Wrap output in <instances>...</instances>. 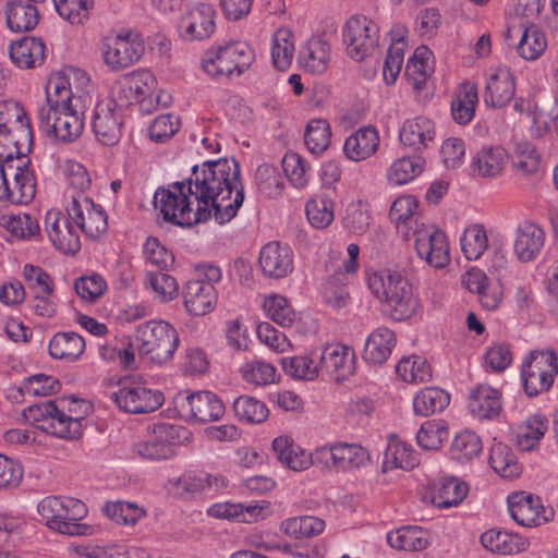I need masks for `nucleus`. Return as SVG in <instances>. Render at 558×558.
I'll list each match as a JSON object with an SVG mask.
<instances>
[{"label":"nucleus","mask_w":558,"mask_h":558,"mask_svg":"<svg viewBox=\"0 0 558 558\" xmlns=\"http://www.w3.org/2000/svg\"><path fill=\"white\" fill-rule=\"evenodd\" d=\"M101 510L109 520L120 525L134 526L146 515L143 507L126 500L107 501Z\"/></svg>","instance_id":"nucleus-53"},{"label":"nucleus","mask_w":558,"mask_h":558,"mask_svg":"<svg viewBox=\"0 0 558 558\" xmlns=\"http://www.w3.org/2000/svg\"><path fill=\"white\" fill-rule=\"evenodd\" d=\"M5 23L15 33L33 31L39 23L37 4L26 0H8L4 9Z\"/></svg>","instance_id":"nucleus-34"},{"label":"nucleus","mask_w":558,"mask_h":558,"mask_svg":"<svg viewBox=\"0 0 558 558\" xmlns=\"http://www.w3.org/2000/svg\"><path fill=\"white\" fill-rule=\"evenodd\" d=\"M399 138L404 147L421 151L428 147L435 138V124L426 117H415L403 122Z\"/></svg>","instance_id":"nucleus-33"},{"label":"nucleus","mask_w":558,"mask_h":558,"mask_svg":"<svg viewBox=\"0 0 558 558\" xmlns=\"http://www.w3.org/2000/svg\"><path fill=\"white\" fill-rule=\"evenodd\" d=\"M450 402V395L438 387L421 389L413 398V410L416 415L429 416L442 412Z\"/></svg>","instance_id":"nucleus-48"},{"label":"nucleus","mask_w":558,"mask_h":558,"mask_svg":"<svg viewBox=\"0 0 558 558\" xmlns=\"http://www.w3.org/2000/svg\"><path fill=\"white\" fill-rule=\"evenodd\" d=\"M85 107H71L65 109L38 111V125L43 133L59 143H72L78 138L84 130Z\"/></svg>","instance_id":"nucleus-13"},{"label":"nucleus","mask_w":558,"mask_h":558,"mask_svg":"<svg viewBox=\"0 0 558 558\" xmlns=\"http://www.w3.org/2000/svg\"><path fill=\"white\" fill-rule=\"evenodd\" d=\"M291 247L278 241L266 243L259 251L258 265L263 275L270 279L288 277L294 268Z\"/></svg>","instance_id":"nucleus-22"},{"label":"nucleus","mask_w":558,"mask_h":558,"mask_svg":"<svg viewBox=\"0 0 558 558\" xmlns=\"http://www.w3.org/2000/svg\"><path fill=\"white\" fill-rule=\"evenodd\" d=\"M557 374L558 356L555 351H532L521 366V380L525 393L535 397L548 391Z\"/></svg>","instance_id":"nucleus-11"},{"label":"nucleus","mask_w":558,"mask_h":558,"mask_svg":"<svg viewBox=\"0 0 558 558\" xmlns=\"http://www.w3.org/2000/svg\"><path fill=\"white\" fill-rule=\"evenodd\" d=\"M331 142L330 124L325 119H312L308 121L305 133L304 143L310 153L313 155H322L327 150Z\"/></svg>","instance_id":"nucleus-61"},{"label":"nucleus","mask_w":558,"mask_h":558,"mask_svg":"<svg viewBox=\"0 0 558 558\" xmlns=\"http://www.w3.org/2000/svg\"><path fill=\"white\" fill-rule=\"evenodd\" d=\"M468 486L457 477H444L433 485L432 502L438 508L458 506L466 496Z\"/></svg>","instance_id":"nucleus-45"},{"label":"nucleus","mask_w":558,"mask_h":558,"mask_svg":"<svg viewBox=\"0 0 558 558\" xmlns=\"http://www.w3.org/2000/svg\"><path fill=\"white\" fill-rule=\"evenodd\" d=\"M183 301L186 311L194 316H204L213 312L218 301L215 286L204 280H190L183 288Z\"/></svg>","instance_id":"nucleus-29"},{"label":"nucleus","mask_w":558,"mask_h":558,"mask_svg":"<svg viewBox=\"0 0 558 558\" xmlns=\"http://www.w3.org/2000/svg\"><path fill=\"white\" fill-rule=\"evenodd\" d=\"M424 168V160L418 157H401L387 169V180L391 185H403L417 178Z\"/></svg>","instance_id":"nucleus-54"},{"label":"nucleus","mask_w":558,"mask_h":558,"mask_svg":"<svg viewBox=\"0 0 558 558\" xmlns=\"http://www.w3.org/2000/svg\"><path fill=\"white\" fill-rule=\"evenodd\" d=\"M396 372L409 384H422L432 379V367L427 360L420 355L403 357L397 364Z\"/></svg>","instance_id":"nucleus-59"},{"label":"nucleus","mask_w":558,"mask_h":558,"mask_svg":"<svg viewBox=\"0 0 558 558\" xmlns=\"http://www.w3.org/2000/svg\"><path fill=\"white\" fill-rule=\"evenodd\" d=\"M66 213L78 228L89 238H98L107 231L108 217L104 208L86 195L73 197L66 203Z\"/></svg>","instance_id":"nucleus-18"},{"label":"nucleus","mask_w":558,"mask_h":558,"mask_svg":"<svg viewBox=\"0 0 558 558\" xmlns=\"http://www.w3.org/2000/svg\"><path fill=\"white\" fill-rule=\"evenodd\" d=\"M316 349L305 355L282 357L280 364L286 375L302 380H314L320 375Z\"/></svg>","instance_id":"nucleus-47"},{"label":"nucleus","mask_w":558,"mask_h":558,"mask_svg":"<svg viewBox=\"0 0 558 558\" xmlns=\"http://www.w3.org/2000/svg\"><path fill=\"white\" fill-rule=\"evenodd\" d=\"M461 250L469 260H477L488 247V238L482 223L466 227L460 238Z\"/></svg>","instance_id":"nucleus-58"},{"label":"nucleus","mask_w":558,"mask_h":558,"mask_svg":"<svg viewBox=\"0 0 558 558\" xmlns=\"http://www.w3.org/2000/svg\"><path fill=\"white\" fill-rule=\"evenodd\" d=\"M100 52L107 68L118 72L132 66L143 57L145 44L140 34L123 31L105 36L100 43Z\"/></svg>","instance_id":"nucleus-9"},{"label":"nucleus","mask_w":558,"mask_h":558,"mask_svg":"<svg viewBox=\"0 0 558 558\" xmlns=\"http://www.w3.org/2000/svg\"><path fill=\"white\" fill-rule=\"evenodd\" d=\"M280 530L295 539L308 538L325 530V521L313 515L293 517L282 521Z\"/></svg>","instance_id":"nucleus-56"},{"label":"nucleus","mask_w":558,"mask_h":558,"mask_svg":"<svg viewBox=\"0 0 558 558\" xmlns=\"http://www.w3.org/2000/svg\"><path fill=\"white\" fill-rule=\"evenodd\" d=\"M13 179L16 180V190H11L7 173L0 186V207L8 204H27L36 195V178L29 161H22L15 168Z\"/></svg>","instance_id":"nucleus-25"},{"label":"nucleus","mask_w":558,"mask_h":558,"mask_svg":"<svg viewBox=\"0 0 558 558\" xmlns=\"http://www.w3.org/2000/svg\"><path fill=\"white\" fill-rule=\"evenodd\" d=\"M331 59L328 41L320 37H313L301 48L300 64L311 74H323L327 71Z\"/></svg>","instance_id":"nucleus-39"},{"label":"nucleus","mask_w":558,"mask_h":558,"mask_svg":"<svg viewBox=\"0 0 558 558\" xmlns=\"http://www.w3.org/2000/svg\"><path fill=\"white\" fill-rule=\"evenodd\" d=\"M367 287L381 304L384 313L395 322L409 320L421 310L412 284L398 270L384 268L368 274Z\"/></svg>","instance_id":"nucleus-2"},{"label":"nucleus","mask_w":558,"mask_h":558,"mask_svg":"<svg viewBox=\"0 0 558 558\" xmlns=\"http://www.w3.org/2000/svg\"><path fill=\"white\" fill-rule=\"evenodd\" d=\"M547 48L545 33L536 25L525 27L517 45L519 56L527 61L537 60Z\"/></svg>","instance_id":"nucleus-57"},{"label":"nucleus","mask_w":558,"mask_h":558,"mask_svg":"<svg viewBox=\"0 0 558 558\" xmlns=\"http://www.w3.org/2000/svg\"><path fill=\"white\" fill-rule=\"evenodd\" d=\"M294 35L288 27L278 28L271 37V61L279 71H287L294 57Z\"/></svg>","instance_id":"nucleus-50"},{"label":"nucleus","mask_w":558,"mask_h":558,"mask_svg":"<svg viewBox=\"0 0 558 558\" xmlns=\"http://www.w3.org/2000/svg\"><path fill=\"white\" fill-rule=\"evenodd\" d=\"M387 543L398 550L421 551L428 546V534L420 526H401L387 533Z\"/></svg>","instance_id":"nucleus-46"},{"label":"nucleus","mask_w":558,"mask_h":558,"mask_svg":"<svg viewBox=\"0 0 558 558\" xmlns=\"http://www.w3.org/2000/svg\"><path fill=\"white\" fill-rule=\"evenodd\" d=\"M123 113L114 109L111 101H99L92 117V128L96 140L105 146L119 143L122 135Z\"/></svg>","instance_id":"nucleus-21"},{"label":"nucleus","mask_w":558,"mask_h":558,"mask_svg":"<svg viewBox=\"0 0 558 558\" xmlns=\"http://www.w3.org/2000/svg\"><path fill=\"white\" fill-rule=\"evenodd\" d=\"M414 241L417 256L430 267L444 268L450 262L448 239L440 229L434 225L425 223L410 234Z\"/></svg>","instance_id":"nucleus-15"},{"label":"nucleus","mask_w":558,"mask_h":558,"mask_svg":"<svg viewBox=\"0 0 558 558\" xmlns=\"http://www.w3.org/2000/svg\"><path fill=\"white\" fill-rule=\"evenodd\" d=\"M241 378L251 386L265 387L277 381L276 367L264 360L253 359L246 361L239 368Z\"/></svg>","instance_id":"nucleus-52"},{"label":"nucleus","mask_w":558,"mask_h":558,"mask_svg":"<svg viewBox=\"0 0 558 558\" xmlns=\"http://www.w3.org/2000/svg\"><path fill=\"white\" fill-rule=\"evenodd\" d=\"M46 46L36 37H24L13 41L9 47V56L17 68L34 69L43 64Z\"/></svg>","instance_id":"nucleus-36"},{"label":"nucleus","mask_w":558,"mask_h":558,"mask_svg":"<svg viewBox=\"0 0 558 558\" xmlns=\"http://www.w3.org/2000/svg\"><path fill=\"white\" fill-rule=\"evenodd\" d=\"M482 546L489 553L500 556H514L530 548V539L518 533L501 529H489L480 537Z\"/></svg>","instance_id":"nucleus-28"},{"label":"nucleus","mask_w":558,"mask_h":558,"mask_svg":"<svg viewBox=\"0 0 558 558\" xmlns=\"http://www.w3.org/2000/svg\"><path fill=\"white\" fill-rule=\"evenodd\" d=\"M216 29V10L211 4L197 3L191 7L179 24L180 36L184 40H204Z\"/></svg>","instance_id":"nucleus-20"},{"label":"nucleus","mask_w":558,"mask_h":558,"mask_svg":"<svg viewBox=\"0 0 558 558\" xmlns=\"http://www.w3.org/2000/svg\"><path fill=\"white\" fill-rule=\"evenodd\" d=\"M372 464L369 451L356 442L337 441L315 449V466L352 473Z\"/></svg>","instance_id":"nucleus-8"},{"label":"nucleus","mask_w":558,"mask_h":558,"mask_svg":"<svg viewBox=\"0 0 558 558\" xmlns=\"http://www.w3.org/2000/svg\"><path fill=\"white\" fill-rule=\"evenodd\" d=\"M342 37L348 56L361 62L376 51L379 27L374 20L365 15H353L347 21Z\"/></svg>","instance_id":"nucleus-14"},{"label":"nucleus","mask_w":558,"mask_h":558,"mask_svg":"<svg viewBox=\"0 0 558 558\" xmlns=\"http://www.w3.org/2000/svg\"><path fill=\"white\" fill-rule=\"evenodd\" d=\"M187 180L193 187L194 201L209 210V219L225 225L236 216L244 202V185L240 163L234 158L194 166Z\"/></svg>","instance_id":"nucleus-1"},{"label":"nucleus","mask_w":558,"mask_h":558,"mask_svg":"<svg viewBox=\"0 0 558 558\" xmlns=\"http://www.w3.org/2000/svg\"><path fill=\"white\" fill-rule=\"evenodd\" d=\"M46 104L38 111H49L83 106L81 97H75L69 78L62 73L52 74L45 88Z\"/></svg>","instance_id":"nucleus-31"},{"label":"nucleus","mask_w":558,"mask_h":558,"mask_svg":"<svg viewBox=\"0 0 558 558\" xmlns=\"http://www.w3.org/2000/svg\"><path fill=\"white\" fill-rule=\"evenodd\" d=\"M189 430L180 425L154 424L146 438L134 445V452L151 461L170 459L175 454V448L189 439Z\"/></svg>","instance_id":"nucleus-10"},{"label":"nucleus","mask_w":558,"mask_h":558,"mask_svg":"<svg viewBox=\"0 0 558 558\" xmlns=\"http://www.w3.org/2000/svg\"><path fill=\"white\" fill-rule=\"evenodd\" d=\"M41 522L51 531L68 536H90L94 527L81 523L87 517L86 505L76 498L66 496H47L37 505Z\"/></svg>","instance_id":"nucleus-4"},{"label":"nucleus","mask_w":558,"mask_h":558,"mask_svg":"<svg viewBox=\"0 0 558 558\" xmlns=\"http://www.w3.org/2000/svg\"><path fill=\"white\" fill-rule=\"evenodd\" d=\"M470 413L480 420H493L502 411L501 391L487 384L473 387L468 397Z\"/></svg>","instance_id":"nucleus-27"},{"label":"nucleus","mask_w":558,"mask_h":558,"mask_svg":"<svg viewBox=\"0 0 558 558\" xmlns=\"http://www.w3.org/2000/svg\"><path fill=\"white\" fill-rule=\"evenodd\" d=\"M545 244V232L537 225L525 221L515 230L513 250L517 258L529 263L539 255Z\"/></svg>","instance_id":"nucleus-30"},{"label":"nucleus","mask_w":558,"mask_h":558,"mask_svg":"<svg viewBox=\"0 0 558 558\" xmlns=\"http://www.w3.org/2000/svg\"><path fill=\"white\" fill-rule=\"evenodd\" d=\"M489 462L493 470L502 477L511 478L521 473V466L514 453L501 442L492 447Z\"/></svg>","instance_id":"nucleus-63"},{"label":"nucleus","mask_w":558,"mask_h":558,"mask_svg":"<svg viewBox=\"0 0 558 558\" xmlns=\"http://www.w3.org/2000/svg\"><path fill=\"white\" fill-rule=\"evenodd\" d=\"M21 133L31 141L33 130L24 108L15 101L0 102V146L16 144L15 133Z\"/></svg>","instance_id":"nucleus-23"},{"label":"nucleus","mask_w":558,"mask_h":558,"mask_svg":"<svg viewBox=\"0 0 558 558\" xmlns=\"http://www.w3.org/2000/svg\"><path fill=\"white\" fill-rule=\"evenodd\" d=\"M320 373L336 375L337 379L345 378L354 373L355 355L351 348L332 343L316 348Z\"/></svg>","instance_id":"nucleus-26"},{"label":"nucleus","mask_w":558,"mask_h":558,"mask_svg":"<svg viewBox=\"0 0 558 558\" xmlns=\"http://www.w3.org/2000/svg\"><path fill=\"white\" fill-rule=\"evenodd\" d=\"M396 335L387 327H378L366 339L363 356L367 363H385L396 345Z\"/></svg>","instance_id":"nucleus-41"},{"label":"nucleus","mask_w":558,"mask_h":558,"mask_svg":"<svg viewBox=\"0 0 558 558\" xmlns=\"http://www.w3.org/2000/svg\"><path fill=\"white\" fill-rule=\"evenodd\" d=\"M433 72L432 51L425 46L416 48L405 65L410 84L417 90L422 89Z\"/></svg>","instance_id":"nucleus-49"},{"label":"nucleus","mask_w":558,"mask_h":558,"mask_svg":"<svg viewBox=\"0 0 558 558\" xmlns=\"http://www.w3.org/2000/svg\"><path fill=\"white\" fill-rule=\"evenodd\" d=\"M418 202L411 195H403L398 197L391 205L389 217L396 225L399 233L404 239L410 240V234L425 225L422 217L417 213Z\"/></svg>","instance_id":"nucleus-32"},{"label":"nucleus","mask_w":558,"mask_h":558,"mask_svg":"<svg viewBox=\"0 0 558 558\" xmlns=\"http://www.w3.org/2000/svg\"><path fill=\"white\" fill-rule=\"evenodd\" d=\"M174 401L182 415L195 422H215L225 414L223 402L211 391H181Z\"/></svg>","instance_id":"nucleus-16"},{"label":"nucleus","mask_w":558,"mask_h":558,"mask_svg":"<svg viewBox=\"0 0 558 558\" xmlns=\"http://www.w3.org/2000/svg\"><path fill=\"white\" fill-rule=\"evenodd\" d=\"M110 399L117 407L132 414L150 413L158 410L163 401V393L149 388L140 379H124L110 393Z\"/></svg>","instance_id":"nucleus-12"},{"label":"nucleus","mask_w":558,"mask_h":558,"mask_svg":"<svg viewBox=\"0 0 558 558\" xmlns=\"http://www.w3.org/2000/svg\"><path fill=\"white\" fill-rule=\"evenodd\" d=\"M418 464V459L412 446L397 437L390 438L384 453L383 472L395 469L412 470Z\"/></svg>","instance_id":"nucleus-43"},{"label":"nucleus","mask_w":558,"mask_h":558,"mask_svg":"<svg viewBox=\"0 0 558 558\" xmlns=\"http://www.w3.org/2000/svg\"><path fill=\"white\" fill-rule=\"evenodd\" d=\"M254 59V50L248 44L234 41L206 50L202 57V69L213 77L240 76Z\"/></svg>","instance_id":"nucleus-6"},{"label":"nucleus","mask_w":558,"mask_h":558,"mask_svg":"<svg viewBox=\"0 0 558 558\" xmlns=\"http://www.w3.org/2000/svg\"><path fill=\"white\" fill-rule=\"evenodd\" d=\"M86 405L75 398L56 399L25 408L23 418L38 429L62 439H77L82 435V416L76 407Z\"/></svg>","instance_id":"nucleus-3"},{"label":"nucleus","mask_w":558,"mask_h":558,"mask_svg":"<svg viewBox=\"0 0 558 558\" xmlns=\"http://www.w3.org/2000/svg\"><path fill=\"white\" fill-rule=\"evenodd\" d=\"M478 104V92L474 83L465 81L454 90L451 98V116L460 125L469 124L474 116Z\"/></svg>","instance_id":"nucleus-38"},{"label":"nucleus","mask_w":558,"mask_h":558,"mask_svg":"<svg viewBox=\"0 0 558 558\" xmlns=\"http://www.w3.org/2000/svg\"><path fill=\"white\" fill-rule=\"evenodd\" d=\"M548 430V420L545 415L536 413L527 417L517 433V445L523 451L533 450Z\"/></svg>","instance_id":"nucleus-51"},{"label":"nucleus","mask_w":558,"mask_h":558,"mask_svg":"<svg viewBox=\"0 0 558 558\" xmlns=\"http://www.w3.org/2000/svg\"><path fill=\"white\" fill-rule=\"evenodd\" d=\"M263 308L267 317L282 327H291L296 320L295 311L283 295L269 294L265 296Z\"/></svg>","instance_id":"nucleus-62"},{"label":"nucleus","mask_w":558,"mask_h":558,"mask_svg":"<svg viewBox=\"0 0 558 558\" xmlns=\"http://www.w3.org/2000/svg\"><path fill=\"white\" fill-rule=\"evenodd\" d=\"M305 213L312 227L325 229L335 218L333 201L324 194L316 195L306 203Z\"/></svg>","instance_id":"nucleus-60"},{"label":"nucleus","mask_w":558,"mask_h":558,"mask_svg":"<svg viewBox=\"0 0 558 558\" xmlns=\"http://www.w3.org/2000/svg\"><path fill=\"white\" fill-rule=\"evenodd\" d=\"M515 94V81L512 71L500 65L490 68L486 73L484 102L493 108L507 106Z\"/></svg>","instance_id":"nucleus-24"},{"label":"nucleus","mask_w":558,"mask_h":558,"mask_svg":"<svg viewBox=\"0 0 558 558\" xmlns=\"http://www.w3.org/2000/svg\"><path fill=\"white\" fill-rule=\"evenodd\" d=\"M0 226L22 240H31L40 233L38 220L28 214H3L0 216Z\"/></svg>","instance_id":"nucleus-55"},{"label":"nucleus","mask_w":558,"mask_h":558,"mask_svg":"<svg viewBox=\"0 0 558 558\" xmlns=\"http://www.w3.org/2000/svg\"><path fill=\"white\" fill-rule=\"evenodd\" d=\"M379 147V134L374 126H364L351 134L344 142L343 151L348 159L362 161L372 157Z\"/></svg>","instance_id":"nucleus-37"},{"label":"nucleus","mask_w":558,"mask_h":558,"mask_svg":"<svg viewBox=\"0 0 558 558\" xmlns=\"http://www.w3.org/2000/svg\"><path fill=\"white\" fill-rule=\"evenodd\" d=\"M508 154L501 146H487L481 148L472 159V166L481 177L496 178L500 175L507 165Z\"/></svg>","instance_id":"nucleus-42"},{"label":"nucleus","mask_w":558,"mask_h":558,"mask_svg":"<svg viewBox=\"0 0 558 558\" xmlns=\"http://www.w3.org/2000/svg\"><path fill=\"white\" fill-rule=\"evenodd\" d=\"M85 348L84 338L74 331L57 332L48 343L49 355L52 359L69 363L77 361Z\"/></svg>","instance_id":"nucleus-40"},{"label":"nucleus","mask_w":558,"mask_h":558,"mask_svg":"<svg viewBox=\"0 0 558 558\" xmlns=\"http://www.w3.org/2000/svg\"><path fill=\"white\" fill-rule=\"evenodd\" d=\"M129 83V89L132 90L142 111L150 112L154 100L160 101V96H155L156 78L151 72L142 70L133 72L125 76Z\"/></svg>","instance_id":"nucleus-44"},{"label":"nucleus","mask_w":558,"mask_h":558,"mask_svg":"<svg viewBox=\"0 0 558 558\" xmlns=\"http://www.w3.org/2000/svg\"><path fill=\"white\" fill-rule=\"evenodd\" d=\"M137 350L151 362L162 364L170 361L180 339L175 328L165 320H151L136 328Z\"/></svg>","instance_id":"nucleus-7"},{"label":"nucleus","mask_w":558,"mask_h":558,"mask_svg":"<svg viewBox=\"0 0 558 558\" xmlns=\"http://www.w3.org/2000/svg\"><path fill=\"white\" fill-rule=\"evenodd\" d=\"M44 226L49 241L61 253L75 254L81 248L78 228L68 213L48 210Z\"/></svg>","instance_id":"nucleus-19"},{"label":"nucleus","mask_w":558,"mask_h":558,"mask_svg":"<svg viewBox=\"0 0 558 558\" xmlns=\"http://www.w3.org/2000/svg\"><path fill=\"white\" fill-rule=\"evenodd\" d=\"M66 190L64 197L73 202V197L85 195L92 185V179L87 169L80 162H69L64 170Z\"/></svg>","instance_id":"nucleus-64"},{"label":"nucleus","mask_w":558,"mask_h":558,"mask_svg":"<svg viewBox=\"0 0 558 558\" xmlns=\"http://www.w3.org/2000/svg\"><path fill=\"white\" fill-rule=\"evenodd\" d=\"M278 460L293 471H304L315 465V450L307 453L288 436H279L272 441Z\"/></svg>","instance_id":"nucleus-35"},{"label":"nucleus","mask_w":558,"mask_h":558,"mask_svg":"<svg viewBox=\"0 0 558 558\" xmlns=\"http://www.w3.org/2000/svg\"><path fill=\"white\" fill-rule=\"evenodd\" d=\"M155 203L165 220L180 227H193L209 220V210L194 201L189 180L171 183L155 193Z\"/></svg>","instance_id":"nucleus-5"},{"label":"nucleus","mask_w":558,"mask_h":558,"mask_svg":"<svg viewBox=\"0 0 558 558\" xmlns=\"http://www.w3.org/2000/svg\"><path fill=\"white\" fill-rule=\"evenodd\" d=\"M507 501L510 517L521 526H541L554 517L553 509L545 508L538 496L526 492H514Z\"/></svg>","instance_id":"nucleus-17"}]
</instances>
